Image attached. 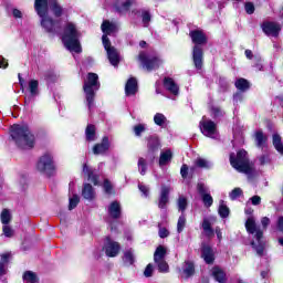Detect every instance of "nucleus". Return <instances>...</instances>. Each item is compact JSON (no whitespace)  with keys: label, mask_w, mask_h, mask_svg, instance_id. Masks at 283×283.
Instances as JSON below:
<instances>
[{"label":"nucleus","mask_w":283,"mask_h":283,"mask_svg":"<svg viewBox=\"0 0 283 283\" xmlns=\"http://www.w3.org/2000/svg\"><path fill=\"white\" fill-rule=\"evenodd\" d=\"M11 138L20 149H32L34 147V134L25 124H14L11 126Z\"/></svg>","instance_id":"obj_1"},{"label":"nucleus","mask_w":283,"mask_h":283,"mask_svg":"<svg viewBox=\"0 0 283 283\" xmlns=\"http://www.w3.org/2000/svg\"><path fill=\"white\" fill-rule=\"evenodd\" d=\"M80 38L81 32H78L76 29V24L69 22L62 36V42L64 43L66 50L75 52V54H81L83 50L81 49V42L78 41Z\"/></svg>","instance_id":"obj_2"},{"label":"nucleus","mask_w":283,"mask_h":283,"mask_svg":"<svg viewBox=\"0 0 283 283\" xmlns=\"http://www.w3.org/2000/svg\"><path fill=\"white\" fill-rule=\"evenodd\" d=\"M245 229L248 233H251L252 235L254 234V239L252 240L251 244L256 251L258 255H264V233L260 228H258V224L255 223V218L249 217L247 222H245Z\"/></svg>","instance_id":"obj_3"},{"label":"nucleus","mask_w":283,"mask_h":283,"mask_svg":"<svg viewBox=\"0 0 283 283\" xmlns=\"http://www.w3.org/2000/svg\"><path fill=\"white\" fill-rule=\"evenodd\" d=\"M190 38L192 43H195L192 50L195 66L197 70H202V48H200V45H205V43H207V35L201 30H193L190 31Z\"/></svg>","instance_id":"obj_4"},{"label":"nucleus","mask_w":283,"mask_h":283,"mask_svg":"<svg viewBox=\"0 0 283 283\" xmlns=\"http://www.w3.org/2000/svg\"><path fill=\"white\" fill-rule=\"evenodd\" d=\"M34 10L40 17V23L45 32H56V22L48 15V0H34Z\"/></svg>","instance_id":"obj_5"},{"label":"nucleus","mask_w":283,"mask_h":283,"mask_svg":"<svg viewBox=\"0 0 283 283\" xmlns=\"http://www.w3.org/2000/svg\"><path fill=\"white\" fill-rule=\"evenodd\" d=\"M97 90H101V82H98V74L88 73L83 85V91L85 94L88 109H92V107H94V98H96Z\"/></svg>","instance_id":"obj_6"},{"label":"nucleus","mask_w":283,"mask_h":283,"mask_svg":"<svg viewBox=\"0 0 283 283\" xmlns=\"http://www.w3.org/2000/svg\"><path fill=\"white\" fill-rule=\"evenodd\" d=\"M230 165L240 174H247V176H249L250 174L253 172V165L249 163L247 150H239L237 153V156L235 154H231Z\"/></svg>","instance_id":"obj_7"},{"label":"nucleus","mask_w":283,"mask_h":283,"mask_svg":"<svg viewBox=\"0 0 283 283\" xmlns=\"http://www.w3.org/2000/svg\"><path fill=\"white\" fill-rule=\"evenodd\" d=\"M36 170L45 176H54L56 174V164L54 163V156L46 153L40 157L36 164Z\"/></svg>","instance_id":"obj_8"},{"label":"nucleus","mask_w":283,"mask_h":283,"mask_svg":"<svg viewBox=\"0 0 283 283\" xmlns=\"http://www.w3.org/2000/svg\"><path fill=\"white\" fill-rule=\"evenodd\" d=\"M139 62L142 63L144 70L151 72V70H158L163 65V60L158 55H146L145 53H139Z\"/></svg>","instance_id":"obj_9"},{"label":"nucleus","mask_w":283,"mask_h":283,"mask_svg":"<svg viewBox=\"0 0 283 283\" xmlns=\"http://www.w3.org/2000/svg\"><path fill=\"white\" fill-rule=\"evenodd\" d=\"M165 255H167V249L159 245L154 253V262L157 264L159 273H169V264L165 261Z\"/></svg>","instance_id":"obj_10"},{"label":"nucleus","mask_w":283,"mask_h":283,"mask_svg":"<svg viewBox=\"0 0 283 283\" xmlns=\"http://www.w3.org/2000/svg\"><path fill=\"white\" fill-rule=\"evenodd\" d=\"M102 43L107 52L111 65L116 67L118 63H120V55H118V51H116V49L112 46V42H109V38H107V35L102 36Z\"/></svg>","instance_id":"obj_11"},{"label":"nucleus","mask_w":283,"mask_h":283,"mask_svg":"<svg viewBox=\"0 0 283 283\" xmlns=\"http://www.w3.org/2000/svg\"><path fill=\"white\" fill-rule=\"evenodd\" d=\"M199 127L203 136H207L208 138H218V126L212 120L202 117Z\"/></svg>","instance_id":"obj_12"},{"label":"nucleus","mask_w":283,"mask_h":283,"mask_svg":"<svg viewBox=\"0 0 283 283\" xmlns=\"http://www.w3.org/2000/svg\"><path fill=\"white\" fill-rule=\"evenodd\" d=\"M104 249H105V253L108 258H116V255H118V253H120V245L118 244V242H115L109 238L106 239Z\"/></svg>","instance_id":"obj_13"},{"label":"nucleus","mask_w":283,"mask_h":283,"mask_svg":"<svg viewBox=\"0 0 283 283\" xmlns=\"http://www.w3.org/2000/svg\"><path fill=\"white\" fill-rule=\"evenodd\" d=\"M197 190L202 198V202L205 207H208V208L211 207V205H213V197H211V195L209 193V188H207L205 184H198Z\"/></svg>","instance_id":"obj_14"},{"label":"nucleus","mask_w":283,"mask_h":283,"mask_svg":"<svg viewBox=\"0 0 283 283\" xmlns=\"http://www.w3.org/2000/svg\"><path fill=\"white\" fill-rule=\"evenodd\" d=\"M169 193H171V187L161 186L158 207L159 209H167V205H169Z\"/></svg>","instance_id":"obj_15"},{"label":"nucleus","mask_w":283,"mask_h":283,"mask_svg":"<svg viewBox=\"0 0 283 283\" xmlns=\"http://www.w3.org/2000/svg\"><path fill=\"white\" fill-rule=\"evenodd\" d=\"M262 30L268 36H277V34H280V30H282V27L275 22H264L262 24Z\"/></svg>","instance_id":"obj_16"},{"label":"nucleus","mask_w":283,"mask_h":283,"mask_svg":"<svg viewBox=\"0 0 283 283\" xmlns=\"http://www.w3.org/2000/svg\"><path fill=\"white\" fill-rule=\"evenodd\" d=\"M122 209H120V202L118 201H113L108 206V216L113 220H118L120 218Z\"/></svg>","instance_id":"obj_17"},{"label":"nucleus","mask_w":283,"mask_h":283,"mask_svg":"<svg viewBox=\"0 0 283 283\" xmlns=\"http://www.w3.org/2000/svg\"><path fill=\"white\" fill-rule=\"evenodd\" d=\"M102 32L104 33L103 36L114 34V32H118V24L116 22H109L106 20L102 23Z\"/></svg>","instance_id":"obj_18"},{"label":"nucleus","mask_w":283,"mask_h":283,"mask_svg":"<svg viewBox=\"0 0 283 283\" xmlns=\"http://www.w3.org/2000/svg\"><path fill=\"white\" fill-rule=\"evenodd\" d=\"M164 87L170 92L174 96H178L180 88L178 87V84L174 82L171 77H165L164 80Z\"/></svg>","instance_id":"obj_19"},{"label":"nucleus","mask_w":283,"mask_h":283,"mask_svg":"<svg viewBox=\"0 0 283 283\" xmlns=\"http://www.w3.org/2000/svg\"><path fill=\"white\" fill-rule=\"evenodd\" d=\"M136 92H138V81L130 77L125 85V94L126 96H134Z\"/></svg>","instance_id":"obj_20"},{"label":"nucleus","mask_w":283,"mask_h":283,"mask_svg":"<svg viewBox=\"0 0 283 283\" xmlns=\"http://www.w3.org/2000/svg\"><path fill=\"white\" fill-rule=\"evenodd\" d=\"M109 149V138L103 137L102 143L93 147V154L98 156L99 154H105Z\"/></svg>","instance_id":"obj_21"},{"label":"nucleus","mask_w":283,"mask_h":283,"mask_svg":"<svg viewBox=\"0 0 283 283\" xmlns=\"http://www.w3.org/2000/svg\"><path fill=\"white\" fill-rule=\"evenodd\" d=\"M82 197L84 200H88L92 202L96 198V190H94V187L90 184H84V187L82 189Z\"/></svg>","instance_id":"obj_22"},{"label":"nucleus","mask_w":283,"mask_h":283,"mask_svg":"<svg viewBox=\"0 0 283 283\" xmlns=\"http://www.w3.org/2000/svg\"><path fill=\"white\" fill-rule=\"evenodd\" d=\"M201 256L203 258L206 264H212L214 258L211 247L203 244L201 248Z\"/></svg>","instance_id":"obj_23"},{"label":"nucleus","mask_w":283,"mask_h":283,"mask_svg":"<svg viewBox=\"0 0 283 283\" xmlns=\"http://www.w3.org/2000/svg\"><path fill=\"white\" fill-rule=\"evenodd\" d=\"M83 174L87 176V179L93 182V185H98V175L94 171V169L90 168L87 164L83 165Z\"/></svg>","instance_id":"obj_24"},{"label":"nucleus","mask_w":283,"mask_h":283,"mask_svg":"<svg viewBox=\"0 0 283 283\" xmlns=\"http://www.w3.org/2000/svg\"><path fill=\"white\" fill-rule=\"evenodd\" d=\"M135 3L136 0H124V2L115 3V10L123 14V12H127Z\"/></svg>","instance_id":"obj_25"},{"label":"nucleus","mask_w":283,"mask_h":283,"mask_svg":"<svg viewBox=\"0 0 283 283\" xmlns=\"http://www.w3.org/2000/svg\"><path fill=\"white\" fill-rule=\"evenodd\" d=\"M211 274L217 282H219V283L227 282V274L224 273V271L222 269L216 266L211 270Z\"/></svg>","instance_id":"obj_26"},{"label":"nucleus","mask_w":283,"mask_h":283,"mask_svg":"<svg viewBox=\"0 0 283 283\" xmlns=\"http://www.w3.org/2000/svg\"><path fill=\"white\" fill-rule=\"evenodd\" d=\"M154 123H155V125H157L158 127H161V128H165V127H167V125H169V120L167 119V116H165V114H163V113L155 114Z\"/></svg>","instance_id":"obj_27"},{"label":"nucleus","mask_w":283,"mask_h":283,"mask_svg":"<svg viewBox=\"0 0 283 283\" xmlns=\"http://www.w3.org/2000/svg\"><path fill=\"white\" fill-rule=\"evenodd\" d=\"M136 262V256L134 255V250H127L124 252L123 263L126 266H132Z\"/></svg>","instance_id":"obj_28"},{"label":"nucleus","mask_w":283,"mask_h":283,"mask_svg":"<svg viewBox=\"0 0 283 283\" xmlns=\"http://www.w3.org/2000/svg\"><path fill=\"white\" fill-rule=\"evenodd\" d=\"M172 156L174 154L169 149L163 151L159 157L160 167H165V165H167L168 163H171Z\"/></svg>","instance_id":"obj_29"},{"label":"nucleus","mask_w":283,"mask_h":283,"mask_svg":"<svg viewBox=\"0 0 283 283\" xmlns=\"http://www.w3.org/2000/svg\"><path fill=\"white\" fill-rule=\"evenodd\" d=\"M273 147L283 156V143L282 137L277 134H274L272 137Z\"/></svg>","instance_id":"obj_30"},{"label":"nucleus","mask_w":283,"mask_h":283,"mask_svg":"<svg viewBox=\"0 0 283 283\" xmlns=\"http://www.w3.org/2000/svg\"><path fill=\"white\" fill-rule=\"evenodd\" d=\"M160 147V139L157 136H150L148 138V149L149 151H158Z\"/></svg>","instance_id":"obj_31"},{"label":"nucleus","mask_w":283,"mask_h":283,"mask_svg":"<svg viewBox=\"0 0 283 283\" xmlns=\"http://www.w3.org/2000/svg\"><path fill=\"white\" fill-rule=\"evenodd\" d=\"M72 193V190L70 189V197H69V209L72 211V209H76L78 203L81 202V197L76 193Z\"/></svg>","instance_id":"obj_32"},{"label":"nucleus","mask_w":283,"mask_h":283,"mask_svg":"<svg viewBox=\"0 0 283 283\" xmlns=\"http://www.w3.org/2000/svg\"><path fill=\"white\" fill-rule=\"evenodd\" d=\"M268 139L269 138L261 130H258L254 135V140L256 143V146L260 148H262V147H264V145H266Z\"/></svg>","instance_id":"obj_33"},{"label":"nucleus","mask_w":283,"mask_h":283,"mask_svg":"<svg viewBox=\"0 0 283 283\" xmlns=\"http://www.w3.org/2000/svg\"><path fill=\"white\" fill-rule=\"evenodd\" d=\"M22 277L24 283H39V276L32 271L24 272Z\"/></svg>","instance_id":"obj_34"},{"label":"nucleus","mask_w":283,"mask_h":283,"mask_svg":"<svg viewBox=\"0 0 283 283\" xmlns=\"http://www.w3.org/2000/svg\"><path fill=\"white\" fill-rule=\"evenodd\" d=\"M86 134V140L90 143L96 140V127L94 125H88L85 130Z\"/></svg>","instance_id":"obj_35"},{"label":"nucleus","mask_w":283,"mask_h":283,"mask_svg":"<svg viewBox=\"0 0 283 283\" xmlns=\"http://www.w3.org/2000/svg\"><path fill=\"white\" fill-rule=\"evenodd\" d=\"M50 8L55 17H61L63 14V8L56 3V0L50 1Z\"/></svg>","instance_id":"obj_36"},{"label":"nucleus","mask_w":283,"mask_h":283,"mask_svg":"<svg viewBox=\"0 0 283 283\" xmlns=\"http://www.w3.org/2000/svg\"><path fill=\"white\" fill-rule=\"evenodd\" d=\"M202 229L208 238H213V228H211L209 219H203Z\"/></svg>","instance_id":"obj_37"},{"label":"nucleus","mask_w":283,"mask_h":283,"mask_svg":"<svg viewBox=\"0 0 283 283\" xmlns=\"http://www.w3.org/2000/svg\"><path fill=\"white\" fill-rule=\"evenodd\" d=\"M182 271L186 277H191V275H193V273L196 272V269L193 268V264L191 262H185Z\"/></svg>","instance_id":"obj_38"},{"label":"nucleus","mask_w":283,"mask_h":283,"mask_svg":"<svg viewBox=\"0 0 283 283\" xmlns=\"http://www.w3.org/2000/svg\"><path fill=\"white\" fill-rule=\"evenodd\" d=\"M195 165L197 167H200L201 169H211V167H213V164H211V161H209L207 159H202V158H198L195 161Z\"/></svg>","instance_id":"obj_39"},{"label":"nucleus","mask_w":283,"mask_h":283,"mask_svg":"<svg viewBox=\"0 0 283 283\" xmlns=\"http://www.w3.org/2000/svg\"><path fill=\"white\" fill-rule=\"evenodd\" d=\"M29 91H30L31 96H38V94H39V81L31 80L29 82Z\"/></svg>","instance_id":"obj_40"},{"label":"nucleus","mask_w":283,"mask_h":283,"mask_svg":"<svg viewBox=\"0 0 283 283\" xmlns=\"http://www.w3.org/2000/svg\"><path fill=\"white\" fill-rule=\"evenodd\" d=\"M235 87L241 92H247V90H249V81H247L245 78H239L235 82Z\"/></svg>","instance_id":"obj_41"},{"label":"nucleus","mask_w":283,"mask_h":283,"mask_svg":"<svg viewBox=\"0 0 283 283\" xmlns=\"http://www.w3.org/2000/svg\"><path fill=\"white\" fill-rule=\"evenodd\" d=\"M187 224V217H185V213H182L177 222V231L178 233H182V231L185 230V227Z\"/></svg>","instance_id":"obj_42"},{"label":"nucleus","mask_w":283,"mask_h":283,"mask_svg":"<svg viewBox=\"0 0 283 283\" xmlns=\"http://www.w3.org/2000/svg\"><path fill=\"white\" fill-rule=\"evenodd\" d=\"M187 198L185 196H180L177 200V207L179 209V211H181L182 213H185L186 209H187Z\"/></svg>","instance_id":"obj_43"},{"label":"nucleus","mask_w":283,"mask_h":283,"mask_svg":"<svg viewBox=\"0 0 283 283\" xmlns=\"http://www.w3.org/2000/svg\"><path fill=\"white\" fill-rule=\"evenodd\" d=\"M10 220H12V217L10 216V211H8V209H4L1 212V222H2V224H8L10 222Z\"/></svg>","instance_id":"obj_44"},{"label":"nucleus","mask_w":283,"mask_h":283,"mask_svg":"<svg viewBox=\"0 0 283 283\" xmlns=\"http://www.w3.org/2000/svg\"><path fill=\"white\" fill-rule=\"evenodd\" d=\"M138 169H139L142 176H145V174H147V163L145 161V158H139Z\"/></svg>","instance_id":"obj_45"},{"label":"nucleus","mask_w":283,"mask_h":283,"mask_svg":"<svg viewBox=\"0 0 283 283\" xmlns=\"http://www.w3.org/2000/svg\"><path fill=\"white\" fill-rule=\"evenodd\" d=\"M219 216L222 218L229 217V208L224 205V202H221L219 206Z\"/></svg>","instance_id":"obj_46"},{"label":"nucleus","mask_w":283,"mask_h":283,"mask_svg":"<svg viewBox=\"0 0 283 283\" xmlns=\"http://www.w3.org/2000/svg\"><path fill=\"white\" fill-rule=\"evenodd\" d=\"M242 196V188H234L230 193L229 198L232 200H238Z\"/></svg>","instance_id":"obj_47"},{"label":"nucleus","mask_w":283,"mask_h":283,"mask_svg":"<svg viewBox=\"0 0 283 283\" xmlns=\"http://www.w3.org/2000/svg\"><path fill=\"white\" fill-rule=\"evenodd\" d=\"M145 129H147L146 124H138V125L134 126L135 136H142V134H143V132H145Z\"/></svg>","instance_id":"obj_48"},{"label":"nucleus","mask_w":283,"mask_h":283,"mask_svg":"<svg viewBox=\"0 0 283 283\" xmlns=\"http://www.w3.org/2000/svg\"><path fill=\"white\" fill-rule=\"evenodd\" d=\"M142 21L144 23V28H147V25H149V21H151V14H149L148 11H144L142 13Z\"/></svg>","instance_id":"obj_49"},{"label":"nucleus","mask_w":283,"mask_h":283,"mask_svg":"<svg viewBox=\"0 0 283 283\" xmlns=\"http://www.w3.org/2000/svg\"><path fill=\"white\" fill-rule=\"evenodd\" d=\"M10 258H12V253H10V252L1 254L0 264H3V266L6 268V264H8V262H10Z\"/></svg>","instance_id":"obj_50"},{"label":"nucleus","mask_w":283,"mask_h":283,"mask_svg":"<svg viewBox=\"0 0 283 283\" xmlns=\"http://www.w3.org/2000/svg\"><path fill=\"white\" fill-rule=\"evenodd\" d=\"M11 14L13 19H23V11L19 10L18 8H13L11 10Z\"/></svg>","instance_id":"obj_51"},{"label":"nucleus","mask_w":283,"mask_h":283,"mask_svg":"<svg viewBox=\"0 0 283 283\" xmlns=\"http://www.w3.org/2000/svg\"><path fill=\"white\" fill-rule=\"evenodd\" d=\"M153 274H154V265L149 263L144 271V275L145 277H151Z\"/></svg>","instance_id":"obj_52"},{"label":"nucleus","mask_w":283,"mask_h":283,"mask_svg":"<svg viewBox=\"0 0 283 283\" xmlns=\"http://www.w3.org/2000/svg\"><path fill=\"white\" fill-rule=\"evenodd\" d=\"M245 12L247 14H253V12H255V6L252 2H247Z\"/></svg>","instance_id":"obj_53"},{"label":"nucleus","mask_w":283,"mask_h":283,"mask_svg":"<svg viewBox=\"0 0 283 283\" xmlns=\"http://www.w3.org/2000/svg\"><path fill=\"white\" fill-rule=\"evenodd\" d=\"M211 116L213 118H220V116H222V109H220L219 107H212Z\"/></svg>","instance_id":"obj_54"},{"label":"nucleus","mask_w":283,"mask_h":283,"mask_svg":"<svg viewBox=\"0 0 283 283\" xmlns=\"http://www.w3.org/2000/svg\"><path fill=\"white\" fill-rule=\"evenodd\" d=\"M138 189H139V191H142L143 196H145V198H147V196H149V187H147L143 184H139Z\"/></svg>","instance_id":"obj_55"},{"label":"nucleus","mask_w":283,"mask_h":283,"mask_svg":"<svg viewBox=\"0 0 283 283\" xmlns=\"http://www.w3.org/2000/svg\"><path fill=\"white\" fill-rule=\"evenodd\" d=\"M3 233L6 238H12L14 232L12 231V228H10L9 226H3Z\"/></svg>","instance_id":"obj_56"},{"label":"nucleus","mask_w":283,"mask_h":283,"mask_svg":"<svg viewBox=\"0 0 283 283\" xmlns=\"http://www.w3.org/2000/svg\"><path fill=\"white\" fill-rule=\"evenodd\" d=\"M104 191L106 193H112V184L107 179L104 180Z\"/></svg>","instance_id":"obj_57"},{"label":"nucleus","mask_w":283,"mask_h":283,"mask_svg":"<svg viewBox=\"0 0 283 283\" xmlns=\"http://www.w3.org/2000/svg\"><path fill=\"white\" fill-rule=\"evenodd\" d=\"M250 200L254 207H256L258 205H260V202H262V198H260V196H253L252 198H250Z\"/></svg>","instance_id":"obj_58"},{"label":"nucleus","mask_w":283,"mask_h":283,"mask_svg":"<svg viewBox=\"0 0 283 283\" xmlns=\"http://www.w3.org/2000/svg\"><path fill=\"white\" fill-rule=\"evenodd\" d=\"M188 171H189V167L187 165H182L180 169L181 177L187 178Z\"/></svg>","instance_id":"obj_59"},{"label":"nucleus","mask_w":283,"mask_h":283,"mask_svg":"<svg viewBox=\"0 0 283 283\" xmlns=\"http://www.w3.org/2000/svg\"><path fill=\"white\" fill-rule=\"evenodd\" d=\"M261 224H262L263 229H266V227H269V224H271V219H269L268 217H263L261 219Z\"/></svg>","instance_id":"obj_60"},{"label":"nucleus","mask_w":283,"mask_h":283,"mask_svg":"<svg viewBox=\"0 0 283 283\" xmlns=\"http://www.w3.org/2000/svg\"><path fill=\"white\" fill-rule=\"evenodd\" d=\"M169 235V230L166 228H160L159 229V238H167Z\"/></svg>","instance_id":"obj_61"},{"label":"nucleus","mask_w":283,"mask_h":283,"mask_svg":"<svg viewBox=\"0 0 283 283\" xmlns=\"http://www.w3.org/2000/svg\"><path fill=\"white\" fill-rule=\"evenodd\" d=\"M277 229L279 231H283V217H280L277 220Z\"/></svg>","instance_id":"obj_62"},{"label":"nucleus","mask_w":283,"mask_h":283,"mask_svg":"<svg viewBox=\"0 0 283 283\" xmlns=\"http://www.w3.org/2000/svg\"><path fill=\"white\" fill-rule=\"evenodd\" d=\"M0 67H8V61L0 56Z\"/></svg>","instance_id":"obj_63"},{"label":"nucleus","mask_w":283,"mask_h":283,"mask_svg":"<svg viewBox=\"0 0 283 283\" xmlns=\"http://www.w3.org/2000/svg\"><path fill=\"white\" fill-rule=\"evenodd\" d=\"M0 275H6V265L3 263H0Z\"/></svg>","instance_id":"obj_64"}]
</instances>
